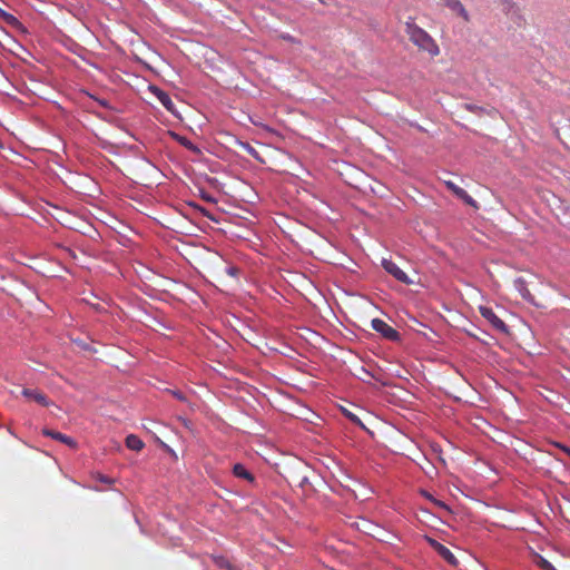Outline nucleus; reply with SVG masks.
Returning a JSON list of instances; mask_svg holds the SVG:
<instances>
[{
    "mask_svg": "<svg viewBox=\"0 0 570 570\" xmlns=\"http://www.w3.org/2000/svg\"><path fill=\"white\" fill-rule=\"evenodd\" d=\"M42 433L46 436H50V438H52V439H55V440H57V441H59L61 443L67 444L69 448H76L77 446V442L72 438H70V436H68L66 434H62L60 432L52 431V430H49V429H45L42 431Z\"/></svg>",
    "mask_w": 570,
    "mask_h": 570,
    "instance_id": "obj_9",
    "label": "nucleus"
},
{
    "mask_svg": "<svg viewBox=\"0 0 570 570\" xmlns=\"http://www.w3.org/2000/svg\"><path fill=\"white\" fill-rule=\"evenodd\" d=\"M479 312L484 317L494 330L500 333H508L507 324L493 312L491 307L480 306Z\"/></svg>",
    "mask_w": 570,
    "mask_h": 570,
    "instance_id": "obj_2",
    "label": "nucleus"
},
{
    "mask_svg": "<svg viewBox=\"0 0 570 570\" xmlns=\"http://www.w3.org/2000/svg\"><path fill=\"white\" fill-rule=\"evenodd\" d=\"M426 541L449 564L456 566L459 563L449 548L430 537H426Z\"/></svg>",
    "mask_w": 570,
    "mask_h": 570,
    "instance_id": "obj_4",
    "label": "nucleus"
},
{
    "mask_svg": "<svg viewBox=\"0 0 570 570\" xmlns=\"http://www.w3.org/2000/svg\"><path fill=\"white\" fill-rule=\"evenodd\" d=\"M283 39L287 40V41H294V38L289 35H286V36H282Z\"/></svg>",
    "mask_w": 570,
    "mask_h": 570,
    "instance_id": "obj_21",
    "label": "nucleus"
},
{
    "mask_svg": "<svg viewBox=\"0 0 570 570\" xmlns=\"http://www.w3.org/2000/svg\"><path fill=\"white\" fill-rule=\"evenodd\" d=\"M0 18L3 21H6L8 24H11V26H16L17 23H19L18 19L13 14L4 11L1 8H0Z\"/></svg>",
    "mask_w": 570,
    "mask_h": 570,
    "instance_id": "obj_16",
    "label": "nucleus"
},
{
    "mask_svg": "<svg viewBox=\"0 0 570 570\" xmlns=\"http://www.w3.org/2000/svg\"><path fill=\"white\" fill-rule=\"evenodd\" d=\"M435 503H436L438 505H441V507H444V508H445V504H443V503H442V502H440V501H435Z\"/></svg>",
    "mask_w": 570,
    "mask_h": 570,
    "instance_id": "obj_25",
    "label": "nucleus"
},
{
    "mask_svg": "<svg viewBox=\"0 0 570 570\" xmlns=\"http://www.w3.org/2000/svg\"><path fill=\"white\" fill-rule=\"evenodd\" d=\"M233 473L237 478H242L247 480L248 482H254V475L240 463H237L233 468Z\"/></svg>",
    "mask_w": 570,
    "mask_h": 570,
    "instance_id": "obj_11",
    "label": "nucleus"
},
{
    "mask_svg": "<svg viewBox=\"0 0 570 570\" xmlns=\"http://www.w3.org/2000/svg\"><path fill=\"white\" fill-rule=\"evenodd\" d=\"M382 266L389 274H391L399 282L403 284H412V281L409 278L406 273L403 272L394 262L390 259H383Z\"/></svg>",
    "mask_w": 570,
    "mask_h": 570,
    "instance_id": "obj_5",
    "label": "nucleus"
},
{
    "mask_svg": "<svg viewBox=\"0 0 570 570\" xmlns=\"http://www.w3.org/2000/svg\"><path fill=\"white\" fill-rule=\"evenodd\" d=\"M569 456H570V448L567 446H560Z\"/></svg>",
    "mask_w": 570,
    "mask_h": 570,
    "instance_id": "obj_22",
    "label": "nucleus"
},
{
    "mask_svg": "<svg viewBox=\"0 0 570 570\" xmlns=\"http://www.w3.org/2000/svg\"><path fill=\"white\" fill-rule=\"evenodd\" d=\"M183 145L187 146L188 148H191V144H190V142H187V140H186V139H184Z\"/></svg>",
    "mask_w": 570,
    "mask_h": 570,
    "instance_id": "obj_23",
    "label": "nucleus"
},
{
    "mask_svg": "<svg viewBox=\"0 0 570 570\" xmlns=\"http://www.w3.org/2000/svg\"><path fill=\"white\" fill-rule=\"evenodd\" d=\"M126 446L132 451H140L144 449L145 443L135 434H129L126 438Z\"/></svg>",
    "mask_w": 570,
    "mask_h": 570,
    "instance_id": "obj_13",
    "label": "nucleus"
},
{
    "mask_svg": "<svg viewBox=\"0 0 570 570\" xmlns=\"http://www.w3.org/2000/svg\"><path fill=\"white\" fill-rule=\"evenodd\" d=\"M22 395L26 396L29 400H32V401L37 402L38 404H40L42 406H48L49 405L47 396L43 393H41L40 391H38V390L23 389L22 390Z\"/></svg>",
    "mask_w": 570,
    "mask_h": 570,
    "instance_id": "obj_10",
    "label": "nucleus"
},
{
    "mask_svg": "<svg viewBox=\"0 0 570 570\" xmlns=\"http://www.w3.org/2000/svg\"><path fill=\"white\" fill-rule=\"evenodd\" d=\"M534 563L542 570H557L547 559L539 554L535 556Z\"/></svg>",
    "mask_w": 570,
    "mask_h": 570,
    "instance_id": "obj_15",
    "label": "nucleus"
},
{
    "mask_svg": "<svg viewBox=\"0 0 570 570\" xmlns=\"http://www.w3.org/2000/svg\"><path fill=\"white\" fill-rule=\"evenodd\" d=\"M345 415L355 424H358L364 428L363 423L361 422L360 417L353 414L352 412L345 411Z\"/></svg>",
    "mask_w": 570,
    "mask_h": 570,
    "instance_id": "obj_17",
    "label": "nucleus"
},
{
    "mask_svg": "<svg viewBox=\"0 0 570 570\" xmlns=\"http://www.w3.org/2000/svg\"><path fill=\"white\" fill-rule=\"evenodd\" d=\"M100 480L105 483H110V480L108 478L102 476Z\"/></svg>",
    "mask_w": 570,
    "mask_h": 570,
    "instance_id": "obj_24",
    "label": "nucleus"
},
{
    "mask_svg": "<svg viewBox=\"0 0 570 570\" xmlns=\"http://www.w3.org/2000/svg\"><path fill=\"white\" fill-rule=\"evenodd\" d=\"M215 564L220 569L226 570H236V567L232 564V562L223 556L214 557Z\"/></svg>",
    "mask_w": 570,
    "mask_h": 570,
    "instance_id": "obj_14",
    "label": "nucleus"
},
{
    "mask_svg": "<svg viewBox=\"0 0 570 570\" xmlns=\"http://www.w3.org/2000/svg\"><path fill=\"white\" fill-rule=\"evenodd\" d=\"M444 6L460 16L465 22L470 21V14L460 0H443Z\"/></svg>",
    "mask_w": 570,
    "mask_h": 570,
    "instance_id": "obj_8",
    "label": "nucleus"
},
{
    "mask_svg": "<svg viewBox=\"0 0 570 570\" xmlns=\"http://www.w3.org/2000/svg\"><path fill=\"white\" fill-rule=\"evenodd\" d=\"M150 91L154 94L155 97H157V99L168 111L175 114V104L167 92H165L156 86H150Z\"/></svg>",
    "mask_w": 570,
    "mask_h": 570,
    "instance_id": "obj_7",
    "label": "nucleus"
},
{
    "mask_svg": "<svg viewBox=\"0 0 570 570\" xmlns=\"http://www.w3.org/2000/svg\"><path fill=\"white\" fill-rule=\"evenodd\" d=\"M559 139L570 149V120H568L560 129L557 130Z\"/></svg>",
    "mask_w": 570,
    "mask_h": 570,
    "instance_id": "obj_12",
    "label": "nucleus"
},
{
    "mask_svg": "<svg viewBox=\"0 0 570 570\" xmlns=\"http://www.w3.org/2000/svg\"><path fill=\"white\" fill-rule=\"evenodd\" d=\"M405 33L419 50L428 52L432 58L440 55V48L435 40L414 22L407 21L405 23Z\"/></svg>",
    "mask_w": 570,
    "mask_h": 570,
    "instance_id": "obj_1",
    "label": "nucleus"
},
{
    "mask_svg": "<svg viewBox=\"0 0 570 570\" xmlns=\"http://www.w3.org/2000/svg\"><path fill=\"white\" fill-rule=\"evenodd\" d=\"M372 328L380 333L384 338L390 341H399L400 334L396 330L390 326L386 322L381 318H374L371 322Z\"/></svg>",
    "mask_w": 570,
    "mask_h": 570,
    "instance_id": "obj_3",
    "label": "nucleus"
},
{
    "mask_svg": "<svg viewBox=\"0 0 570 570\" xmlns=\"http://www.w3.org/2000/svg\"><path fill=\"white\" fill-rule=\"evenodd\" d=\"M171 393H173V395H174L177 400H179V401H186V397H185V395H184L181 392H179V391H173Z\"/></svg>",
    "mask_w": 570,
    "mask_h": 570,
    "instance_id": "obj_18",
    "label": "nucleus"
},
{
    "mask_svg": "<svg viewBox=\"0 0 570 570\" xmlns=\"http://www.w3.org/2000/svg\"><path fill=\"white\" fill-rule=\"evenodd\" d=\"M226 271L229 275L235 276L238 269L236 267L232 266V267H228Z\"/></svg>",
    "mask_w": 570,
    "mask_h": 570,
    "instance_id": "obj_19",
    "label": "nucleus"
},
{
    "mask_svg": "<svg viewBox=\"0 0 570 570\" xmlns=\"http://www.w3.org/2000/svg\"><path fill=\"white\" fill-rule=\"evenodd\" d=\"M244 147L249 154H256L255 149L249 144H245Z\"/></svg>",
    "mask_w": 570,
    "mask_h": 570,
    "instance_id": "obj_20",
    "label": "nucleus"
},
{
    "mask_svg": "<svg viewBox=\"0 0 570 570\" xmlns=\"http://www.w3.org/2000/svg\"><path fill=\"white\" fill-rule=\"evenodd\" d=\"M444 184L459 199L469 206L478 208V203L463 188L455 185L452 180H444Z\"/></svg>",
    "mask_w": 570,
    "mask_h": 570,
    "instance_id": "obj_6",
    "label": "nucleus"
},
{
    "mask_svg": "<svg viewBox=\"0 0 570 570\" xmlns=\"http://www.w3.org/2000/svg\"><path fill=\"white\" fill-rule=\"evenodd\" d=\"M204 198H205L206 200H212V198H210V197H208V196H205Z\"/></svg>",
    "mask_w": 570,
    "mask_h": 570,
    "instance_id": "obj_26",
    "label": "nucleus"
}]
</instances>
